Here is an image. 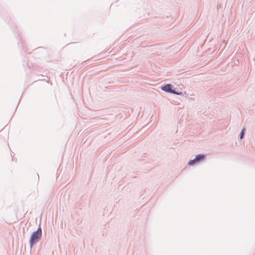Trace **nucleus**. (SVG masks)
Masks as SVG:
<instances>
[{"mask_svg": "<svg viewBox=\"0 0 255 255\" xmlns=\"http://www.w3.org/2000/svg\"><path fill=\"white\" fill-rule=\"evenodd\" d=\"M41 229L40 228H39L37 230V231L34 232L32 234L30 240L31 247L32 246L33 244L39 241V240L41 237Z\"/></svg>", "mask_w": 255, "mask_h": 255, "instance_id": "obj_1", "label": "nucleus"}, {"mask_svg": "<svg viewBox=\"0 0 255 255\" xmlns=\"http://www.w3.org/2000/svg\"><path fill=\"white\" fill-rule=\"evenodd\" d=\"M161 89L166 92L173 93L174 94L178 95V93L175 92L174 91L171 89V85L170 84H166L164 86L161 88Z\"/></svg>", "mask_w": 255, "mask_h": 255, "instance_id": "obj_2", "label": "nucleus"}, {"mask_svg": "<svg viewBox=\"0 0 255 255\" xmlns=\"http://www.w3.org/2000/svg\"><path fill=\"white\" fill-rule=\"evenodd\" d=\"M205 158V156L203 154H199L196 156L195 160L197 162L200 161L201 160L204 159Z\"/></svg>", "mask_w": 255, "mask_h": 255, "instance_id": "obj_3", "label": "nucleus"}, {"mask_svg": "<svg viewBox=\"0 0 255 255\" xmlns=\"http://www.w3.org/2000/svg\"><path fill=\"white\" fill-rule=\"evenodd\" d=\"M197 162L196 161V160H195V158L193 160H190L189 162H188V164L190 165H193L195 163Z\"/></svg>", "mask_w": 255, "mask_h": 255, "instance_id": "obj_4", "label": "nucleus"}, {"mask_svg": "<svg viewBox=\"0 0 255 255\" xmlns=\"http://www.w3.org/2000/svg\"><path fill=\"white\" fill-rule=\"evenodd\" d=\"M245 128H243L241 134H240V138L242 139L244 137V131H245Z\"/></svg>", "mask_w": 255, "mask_h": 255, "instance_id": "obj_5", "label": "nucleus"}]
</instances>
